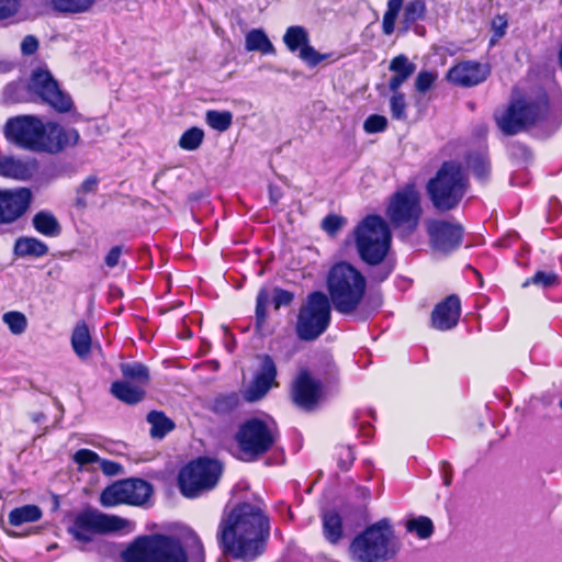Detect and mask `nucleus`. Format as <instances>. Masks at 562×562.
Instances as JSON below:
<instances>
[{"label": "nucleus", "mask_w": 562, "mask_h": 562, "mask_svg": "<svg viewBox=\"0 0 562 562\" xmlns=\"http://www.w3.org/2000/svg\"><path fill=\"white\" fill-rule=\"evenodd\" d=\"M269 532L261 505L240 503L223 513L216 538L225 554L249 562L263 553Z\"/></svg>", "instance_id": "obj_1"}, {"label": "nucleus", "mask_w": 562, "mask_h": 562, "mask_svg": "<svg viewBox=\"0 0 562 562\" xmlns=\"http://www.w3.org/2000/svg\"><path fill=\"white\" fill-rule=\"evenodd\" d=\"M426 189L434 207L447 212L456 209L463 199L468 178L460 164L446 161L428 181Z\"/></svg>", "instance_id": "obj_2"}, {"label": "nucleus", "mask_w": 562, "mask_h": 562, "mask_svg": "<svg viewBox=\"0 0 562 562\" xmlns=\"http://www.w3.org/2000/svg\"><path fill=\"white\" fill-rule=\"evenodd\" d=\"M327 286L337 312L349 314L356 310L366 291V279L347 262L335 265L327 277Z\"/></svg>", "instance_id": "obj_3"}, {"label": "nucleus", "mask_w": 562, "mask_h": 562, "mask_svg": "<svg viewBox=\"0 0 562 562\" xmlns=\"http://www.w3.org/2000/svg\"><path fill=\"white\" fill-rule=\"evenodd\" d=\"M124 562H187L180 541L171 536L155 533L136 538L123 552Z\"/></svg>", "instance_id": "obj_4"}, {"label": "nucleus", "mask_w": 562, "mask_h": 562, "mask_svg": "<svg viewBox=\"0 0 562 562\" xmlns=\"http://www.w3.org/2000/svg\"><path fill=\"white\" fill-rule=\"evenodd\" d=\"M398 550L393 530L386 519L368 527L350 544V554L357 562H384Z\"/></svg>", "instance_id": "obj_5"}, {"label": "nucleus", "mask_w": 562, "mask_h": 562, "mask_svg": "<svg viewBox=\"0 0 562 562\" xmlns=\"http://www.w3.org/2000/svg\"><path fill=\"white\" fill-rule=\"evenodd\" d=\"M280 437L273 420L250 418L244 422L235 434L238 448V459L254 462L270 451Z\"/></svg>", "instance_id": "obj_6"}, {"label": "nucleus", "mask_w": 562, "mask_h": 562, "mask_svg": "<svg viewBox=\"0 0 562 562\" xmlns=\"http://www.w3.org/2000/svg\"><path fill=\"white\" fill-rule=\"evenodd\" d=\"M360 258L369 265H379L390 249L391 232L379 215L364 217L353 231Z\"/></svg>", "instance_id": "obj_7"}, {"label": "nucleus", "mask_w": 562, "mask_h": 562, "mask_svg": "<svg viewBox=\"0 0 562 562\" xmlns=\"http://www.w3.org/2000/svg\"><path fill=\"white\" fill-rule=\"evenodd\" d=\"M422 214L420 194L414 183H407L393 193L385 210L393 227L404 234H411L417 228Z\"/></svg>", "instance_id": "obj_8"}, {"label": "nucleus", "mask_w": 562, "mask_h": 562, "mask_svg": "<svg viewBox=\"0 0 562 562\" xmlns=\"http://www.w3.org/2000/svg\"><path fill=\"white\" fill-rule=\"evenodd\" d=\"M548 112V99L544 94L536 100L519 99L495 116L498 127L507 135H514L528 125L535 124Z\"/></svg>", "instance_id": "obj_9"}, {"label": "nucleus", "mask_w": 562, "mask_h": 562, "mask_svg": "<svg viewBox=\"0 0 562 562\" xmlns=\"http://www.w3.org/2000/svg\"><path fill=\"white\" fill-rule=\"evenodd\" d=\"M221 473L220 462L209 458H199L180 471V490L187 497H196L202 492L213 488L217 484Z\"/></svg>", "instance_id": "obj_10"}, {"label": "nucleus", "mask_w": 562, "mask_h": 562, "mask_svg": "<svg viewBox=\"0 0 562 562\" xmlns=\"http://www.w3.org/2000/svg\"><path fill=\"white\" fill-rule=\"evenodd\" d=\"M128 525L124 518L88 509L76 516L69 532L76 540L88 543L97 533L120 531Z\"/></svg>", "instance_id": "obj_11"}, {"label": "nucleus", "mask_w": 562, "mask_h": 562, "mask_svg": "<svg viewBox=\"0 0 562 562\" xmlns=\"http://www.w3.org/2000/svg\"><path fill=\"white\" fill-rule=\"evenodd\" d=\"M151 493L153 487L145 480L127 479L104 488L100 503L103 507H114L120 504L140 506L148 501Z\"/></svg>", "instance_id": "obj_12"}, {"label": "nucleus", "mask_w": 562, "mask_h": 562, "mask_svg": "<svg viewBox=\"0 0 562 562\" xmlns=\"http://www.w3.org/2000/svg\"><path fill=\"white\" fill-rule=\"evenodd\" d=\"M45 124L34 116L10 119L5 124V135L18 146L43 151Z\"/></svg>", "instance_id": "obj_13"}, {"label": "nucleus", "mask_w": 562, "mask_h": 562, "mask_svg": "<svg viewBox=\"0 0 562 562\" xmlns=\"http://www.w3.org/2000/svg\"><path fill=\"white\" fill-rule=\"evenodd\" d=\"M30 90L59 112H67L71 109L72 101L70 97L59 89L57 81L47 69L38 68L34 70L30 81Z\"/></svg>", "instance_id": "obj_14"}, {"label": "nucleus", "mask_w": 562, "mask_h": 562, "mask_svg": "<svg viewBox=\"0 0 562 562\" xmlns=\"http://www.w3.org/2000/svg\"><path fill=\"white\" fill-rule=\"evenodd\" d=\"M426 229L432 247L442 252L458 248L463 236V228L456 222L445 220H428Z\"/></svg>", "instance_id": "obj_15"}, {"label": "nucleus", "mask_w": 562, "mask_h": 562, "mask_svg": "<svg viewBox=\"0 0 562 562\" xmlns=\"http://www.w3.org/2000/svg\"><path fill=\"white\" fill-rule=\"evenodd\" d=\"M283 42L291 53H299V57L310 67H315L327 58L310 45L307 31L300 25L290 26L283 35Z\"/></svg>", "instance_id": "obj_16"}, {"label": "nucleus", "mask_w": 562, "mask_h": 562, "mask_svg": "<svg viewBox=\"0 0 562 562\" xmlns=\"http://www.w3.org/2000/svg\"><path fill=\"white\" fill-rule=\"evenodd\" d=\"M259 359L260 368L245 392V400L248 402L262 398L273 385H277V367L273 359L268 355L261 356Z\"/></svg>", "instance_id": "obj_17"}, {"label": "nucleus", "mask_w": 562, "mask_h": 562, "mask_svg": "<svg viewBox=\"0 0 562 562\" xmlns=\"http://www.w3.org/2000/svg\"><path fill=\"white\" fill-rule=\"evenodd\" d=\"M490 75V67L477 61H461L447 72V80L460 87H473L485 81Z\"/></svg>", "instance_id": "obj_18"}, {"label": "nucleus", "mask_w": 562, "mask_h": 562, "mask_svg": "<svg viewBox=\"0 0 562 562\" xmlns=\"http://www.w3.org/2000/svg\"><path fill=\"white\" fill-rule=\"evenodd\" d=\"M31 192L26 188L0 190V223L19 218L29 207Z\"/></svg>", "instance_id": "obj_19"}, {"label": "nucleus", "mask_w": 562, "mask_h": 562, "mask_svg": "<svg viewBox=\"0 0 562 562\" xmlns=\"http://www.w3.org/2000/svg\"><path fill=\"white\" fill-rule=\"evenodd\" d=\"M322 393L321 383L314 380L307 370H302L292 384L294 403L305 409H312Z\"/></svg>", "instance_id": "obj_20"}, {"label": "nucleus", "mask_w": 562, "mask_h": 562, "mask_svg": "<svg viewBox=\"0 0 562 562\" xmlns=\"http://www.w3.org/2000/svg\"><path fill=\"white\" fill-rule=\"evenodd\" d=\"M80 135L76 128L64 127L57 123L45 124L43 151L57 154L79 142Z\"/></svg>", "instance_id": "obj_21"}, {"label": "nucleus", "mask_w": 562, "mask_h": 562, "mask_svg": "<svg viewBox=\"0 0 562 562\" xmlns=\"http://www.w3.org/2000/svg\"><path fill=\"white\" fill-rule=\"evenodd\" d=\"M293 300L294 294L291 291L279 286L261 288L257 294L255 316H266L269 305H272L277 312L281 306L291 305Z\"/></svg>", "instance_id": "obj_22"}, {"label": "nucleus", "mask_w": 562, "mask_h": 562, "mask_svg": "<svg viewBox=\"0 0 562 562\" xmlns=\"http://www.w3.org/2000/svg\"><path fill=\"white\" fill-rule=\"evenodd\" d=\"M33 160H21L13 157H0V176L15 180H27L35 170Z\"/></svg>", "instance_id": "obj_23"}, {"label": "nucleus", "mask_w": 562, "mask_h": 562, "mask_svg": "<svg viewBox=\"0 0 562 562\" xmlns=\"http://www.w3.org/2000/svg\"><path fill=\"white\" fill-rule=\"evenodd\" d=\"M389 70L393 76L389 80V89L391 91L400 90L416 70V65L412 63L405 55L395 56L389 65Z\"/></svg>", "instance_id": "obj_24"}, {"label": "nucleus", "mask_w": 562, "mask_h": 562, "mask_svg": "<svg viewBox=\"0 0 562 562\" xmlns=\"http://www.w3.org/2000/svg\"><path fill=\"white\" fill-rule=\"evenodd\" d=\"M330 308L328 296L321 291H315L307 295L297 316H330Z\"/></svg>", "instance_id": "obj_25"}, {"label": "nucleus", "mask_w": 562, "mask_h": 562, "mask_svg": "<svg viewBox=\"0 0 562 562\" xmlns=\"http://www.w3.org/2000/svg\"><path fill=\"white\" fill-rule=\"evenodd\" d=\"M329 318H297L296 333L302 340H313L326 330Z\"/></svg>", "instance_id": "obj_26"}, {"label": "nucleus", "mask_w": 562, "mask_h": 562, "mask_svg": "<svg viewBox=\"0 0 562 562\" xmlns=\"http://www.w3.org/2000/svg\"><path fill=\"white\" fill-rule=\"evenodd\" d=\"M245 49L247 52H260L263 55L276 53L271 41L261 29H252L246 34Z\"/></svg>", "instance_id": "obj_27"}, {"label": "nucleus", "mask_w": 562, "mask_h": 562, "mask_svg": "<svg viewBox=\"0 0 562 562\" xmlns=\"http://www.w3.org/2000/svg\"><path fill=\"white\" fill-rule=\"evenodd\" d=\"M111 392L116 398L127 404H136L140 402L145 395V391L142 386L123 381L114 382L111 386Z\"/></svg>", "instance_id": "obj_28"}, {"label": "nucleus", "mask_w": 562, "mask_h": 562, "mask_svg": "<svg viewBox=\"0 0 562 562\" xmlns=\"http://www.w3.org/2000/svg\"><path fill=\"white\" fill-rule=\"evenodd\" d=\"M47 251V245L34 237H21L14 245V252L19 257L40 258L45 256Z\"/></svg>", "instance_id": "obj_29"}, {"label": "nucleus", "mask_w": 562, "mask_h": 562, "mask_svg": "<svg viewBox=\"0 0 562 562\" xmlns=\"http://www.w3.org/2000/svg\"><path fill=\"white\" fill-rule=\"evenodd\" d=\"M240 403V395L237 392L224 393L214 397L210 408L217 415H228L234 413Z\"/></svg>", "instance_id": "obj_30"}, {"label": "nucleus", "mask_w": 562, "mask_h": 562, "mask_svg": "<svg viewBox=\"0 0 562 562\" xmlns=\"http://www.w3.org/2000/svg\"><path fill=\"white\" fill-rule=\"evenodd\" d=\"M147 422L150 424V436L161 439L175 428V423L162 412L151 411L147 415Z\"/></svg>", "instance_id": "obj_31"}, {"label": "nucleus", "mask_w": 562, "mask_h": 562, "mask_svg": "<svg viewBox=\"0 0 562 562\" xmlns=\"http://www.w3.org/2000/svg\"><path fill=\"white\" fill-rule=\"evenodd\" d=\"M33 225L38 233L50 237L58 236L61 231L57 218L52 213L44 211L35 214Z\"/></svg>", "instance_id": "obj_32"}, {"label": "nucleus", "mask_w": 562, "mask_h": 562, "mask_svg": "<svg viewBox=\"0 0 562 562\" xmlns=\"http://www.w3.org/2000/svg\"><path fill=\"white\" fill-rule=\"evenodd\" d=\"M71 345L80 358H86L90 353L91 337L85 323H79L71 337Z\"/></svg>", "instance_id": "obj_33"}, {"label": "nucleus", "mask_w": 562, "mask_h": 562, "mask_svg": "<svg viewBox=\"0 0 562 562\" xmlns=\"http://www.w3.org/2000/svg\"><path fill=\"white\" fill-rule=\"evenodd\" d=\"M42 517V510L37 505H24L14 508L9 514V522L13 526H20L25 522H34Z\"/></svg>", "instance_id": "obj_34"}, {"label": "nucleus", "mask_w": 562, "mask_h": 562, "mask_svg": "<svg viewBox=\"0 0 562 562\" xmlns=\"http://www.w3.org/2000/svg\"><path fill=\"white\" fill-rule=\"evenodd\" d=\"M323 528L325 537L331 543H336L342 535L340 516L335 512H327L323 516Z\"/></svg>", "instance_id": "obj_35"}, {"label": "nucleus", "mask_w": 562, "mask_h": 562, "mask_svg": "<svg viewBox=\"0 0 562 562\" xmlns=\"http://www.w3.org/2000/svg\"><path fill=\"white\" fill-rule=\"evenodd\" d=\"M560 283L559 277L553 271H537L532 277L528 278L524 283L522 288L535 285L538 289H551L558 286Z\"/></svg>", "instance_id": "obj_36"}, {"label": "nucleus", "mask_w": 562, "mask_h": 562, "mask_svg": "<svg viewBox=\"0 0 562 562\" xmlns=\"http://www.w3.org/2000/svg\"><path fill=\"white\" fill-rule=\"evenodd\" d=\"M426 12V4L423 0H413L409 1L405 8L403 13L402 23L404 24V30L407 31L415 22L422 20Z\"/></svg>", "instance_id": "obj_37"}, {"label": "nucleus", "mask_w": 562, "mask_h": 562, "mask_svg": "<svg viewBox=\"0 0 562 562\" xmlns=\"http://www.w3.org/2000/svg\"><path fill=\"white\" fill-rule=\"evenodd\" d=\"M97 0H52L53 7L65 13H82L90 10Z\"/></svg>", "instance_id": "obj_38"}, {"label": "nucleus", "mask_w": 562, "mask_h": 562, "mask_svg": "<svg viewBox=\"0 0 562 562\" xmlns=\"http://www.w3.org/2000/svg\"><path fill=\"white\" fill-rule=\"evenodd\" d=\"M205 121L213 130L225 132L233 123V114L229 111L210 110L205 114Z\"/></svg>", "instance_id": "obj_39"}, {"label": "nucleus", "mask_w": 562, "mask_h": 562, "mask_svg": "<svg viewBox=\"0 0 562 562\" xmlns=\"http://www.w3.org/2000/svg\"><path fill=\"white\" fill-rule=\"evenodd\" d=\"M460 299L459 296L451 294L435 306L431 316H460Z\"/></svg>", "instance_id": "obj_40"}, {"label": "nucleus", "mask_w": 562, "mask_h": 562, "mask_svg": "<svg viewBox=\"0 0 562 562\" xmlns=\"http://www.w3.org/2000/svg\"><path fill=\"white\" fill-rule=\"evenodd\" d=\"M404 0H389L387 9L383 15L382 30L385 35H391L395 30V21L403 8Z\"/></svg>", "instance_id": "obj_41"}, {"label": "nucleus", "mask_w": 562, "mask_h": 562, "mask_svg": "<svg viewBox=\"0 0 562 562\" xmlns=\"http://www.w3.org/2000/svg\"><path fill=\"white\" fill-rule=\"evenodd\" d=\"M407 531L416 533L420 539L429 538L434 532L432 521L425 516L409 519L406 524Z\"/></svg>", "instance_id": "obj_42"}, {"label": "nucleus", "mask_w": 562, "mask_h": 562, "mask_svg": "<svg viewBox=\"0 0 562 562\" xmlns=\"http://www.w3.org/2000/svg\"><path fill=\"white\" fill-rule=\"evenodd\" d=\"M122 373L124 378L136 381L139 386L147 384L149 380L147 367L137 362L123 364Z\"/></svg>", "instance_id": "obj_43"}, {"label": "nucleus", "mask_w": 562, "mask_h": 562, "mask_svg": "<svg viewBox=\"0 0 562 562\" xmlns=\"http://www.w3.org/2000/svg\"><path fill=\"white\" fill-rule=\"evenodd\" d=\"M204 138V132L199 127H191L187 130L179 139V146L184 150L198 149Z\"/></svg>", "instance_id": "obj_44"}, {"label": "nucleus", "mask_w": 562, "mask_h": 562, "mask_svg": "<svg viewBox=\"0 0 562 562\" xmlns=\"http://www.w3.org/2000/svg\"><path fill=\"white\" fill-rule=\"evenodd\" d=\"M392 97L390 98V110L391 115L394 120L405 121L407 119L406 113V100L404 93L400 92V90L392 91Z\"/></svg>", "instance_id": "obj_45"}, {"label": "nucleus", "mask_w": 562, "mask_h": 562, "mask_svg": "<svg viewBox=\"0 0 562 562\" xmlns=\"http://www.w3.org/2000/svg\"><path fill=\"white\" fill-rule=\"evenodd\" d=\"M468 165L474 176L480 180H485L490 173V161L484 155H472L468 159Z\"/></svg>", "instance_id": "obj_46"}, {"label": "nucleus", "mask_w": 562, "mask_h": 562, "mask_svg": "<svg viewBox=\"0 0 562 562\" xmlns=\"http://www.w3.org/2000/svg\"><path fill=\"white\" fill-rule=\"evenodd\" d=\"M437 79H438V74L436 71H428V70L419 71L415 78V83H414L415 90L418 93L424 94L434 87Z\"/></svg>", "instance_id": "obj_47"}, {"label": "nucleus", "mask_w": 562, "mask_h": 562, "mask_svg": "<svg viewBox=\"0 0 562 562\" xmlns=\"http://www.w3.org/2000/svg\"><path fill=\"white\" fill-rule=\"evenodd\" d=\"M386 127V117L379 114L369 115L363 123V130L369 134L383 132Z\"/></svg>", "instance_id": "obj_48"}, {"label": "nucleus", "mask_w": 562, "mask_h": 562, "mask_svg": "<svg viewBox=\"0 0 562 562\" xmlns=\"http://www.w3.org/2000/svg\"><path fill=\"white\" fill-rule=\"evenodd\" d=\"M346 224V220L342 216L330 214L322 221V228L330 236L336 233Z\"/></svg>", "instance_id": "obj_49"}, {"label": "nucleus", "mask_w": 562, "mask_h": 562, "mask_svg": "<svg viewBox=\"0 0 562 562\" xmlns=\"http://www.w3.org/2000/svg\"><path fill=\"white\" fill-rule=\"evenodd\" d=\"M491 26L494 35L492 36L490 43L491 45H494L505 35L507 29V20L502 15H497L492 20Z\"/></svg>", "instance_id": "obj_50"}, {"label": "nucleus", "mask_w": 562, "mask_h": 562, "mask_svg": "<svg viewBox=\"0 0 562 562\" xmlns=\"http://www.w3.org/2000/svg\"><path fill=\"white\" fill-rule=\"evenodd\" d=\"M74 461L80 467L97 463L100 461L99 456L89 449H80L74 454Z\"/></svg>", "instance_id": "obj_51"}, {"label": "nucleus", "mask_w": 562, "mask_h": 562, "mask_svg": "<svg viewBox=\"0 0 562 562\" xmlns=\"http://www.w3.org/2000/svg\"><path fill=\"white\" fill-rule=\"evenodd\" d=\"M21 0H0V21L16 14Z\"/></svg>", "instance_id": "obj_52"}, {"label": "nucleus", "mask_w": 562, "mask_h": 562, "mask_svg": "<svg viewBox=\"0 0 562 562\" xmlns=\"http://www.w3.org/2000/svg\"><path fill=\"white\" fill-rule=\"evenodd\" d=\"M459 318H430L429 327L436 330L446 331L458 325Z\"/></svg>", "instance_id": "obj_53"}, {"label": "nucleus", "mask_w": 562, "mask_h": 562, "mask_svg": "<svg viewBox=\"0 0 562 562\" xmlns=\"http://www.w3.org/2000/svg\"><path fill=\"white\" fill-rule=\"evenodd\" d=\"M355 460L351 447H341L338 457V464L341 470H348Z\"/></svg>", "instance_id": "obj_54"}, {"label": "nucleus", "mask_w": 562, "mask_h": 562, "mask_svg": "<svg viewBox=\"0 0 562 562\" xmlns=\"http://www.w3.org/2000/svg\"><path fill=\"white\" fill-rule=\"evenodd\" d=\"M3 321L14 335H21L27 327L26 318H3Z\"/></svg>", "instance_id": "obj_55"}, {"label": "nucleus", "mask_w": 562, "mask_h": 562, "mask_svg": "<svg viewBox=\"0 0 562 562\" xmlns=\"http://www.w3.org/2000/svg\"><path fill=\"white\" fill-rule=\"evenodd\" d=\"M38 48V41L33 35H27L23 38L21 43V52L23 55H32Z\"/></svg>", "instance_id": "obj_56"}, {"label": "nucleus", "mask_w": 562, "mask_h": 562, "mask_svg": "<svg viewBox=\"0 0 562 562\" xmlns=\"http://www.w3.org/2000/svg\"><path fill=\"white\" fill-rule=\"evenodd\" d=\"M99 184V179L95 176H91L87 178L80 188L78 189V194H87L95 192Z\"/></svg>", "instance_id": "obj_57"}, {"label": "nucleus", "mask_w": 562, "mask_h": 562, "mask_svg": "<svg viewBox=\"0 0 562 562\" xmlns=\"http://www.w3.org/2000/svg\"><path fill=\"white\" fill-rule=\"evenodd\" d=\"M99 462L102 471L106 475H116L121 472L122 467L114 461L100 460Z\"/></svg>", "instance_id": "obj_58"}, {"label": "nucleus", "mask_w": 562, "mask_h": 562, "mask_svg": "<svg viewBox=\"0 0 562 562\" xmlns=\"http://www.w3.org/2000/svg\"><path fill=\"white\" fill-rule=\"evenodd\" d=\"M122 249L119 246L111 248L109 254L105 257V265L110 268H114L119 263V259L121 257Z\"/></svg>", "instance_id": "obj_59"}, {"label": "nucleus", "mask_w": 562, "mask_h": 562, "mask_svg": "<svg viewBox=\"0 0 562 562\" xmlns=\"http://www.w3.org/2000/svg\"><path fill=\"white\" fill-rule=\"evenodd\" d=\"M192 540H193V554L196 555L200 562L204 559V549L201 539L192 533Z\"/></svg>", "instance_id": "obj_60"}, {"label": "nucleus", "mask_w": 562, "mask_h": 562, "mask_svg": "<svg viewBox=\"0 0 562 562\" xmlns=\"http://www.w3.org/2000/svg\"><path fill=\"white\" fill-rule=\"evenodd\" d=\"M269 191H270V200L273 203H277L281 198L280 191L277 190L276 188H273L272 186H270Z\"/></svg>", "instance_id": "obj_61"}, {"label": "nucleus", "mask_w": 562, "mask_h": 562, "mask_svg": "<svg viewBox=\"0 0 562 562\" xmlns=\"http://www.w3.org/2000/svg\"><path fill=\"white\" fill-rule=\"evenodd\" d=\"M449 465L447 463L443 464V471H445V485L449 486L451 484V474L448 473Z\"/></svg>", "instance_id": "obj_62"}, {"label": "nucleus", "mask_w": 562, "mask_h": 562, "mask_svg": "<svg viewBox=\"0 0 562 562\" xmlns=\"http://www.w3.org/2000/svg\"><path fill=\"white\" fill-rule=\"evenodd\" d=\"M360 431L363 434V436L370 437L372 434V427L369 424L362 425Z\"/></svg>", "instance_id": "obj_63"}, {"label": "nucleus", "mask_w": 562, "mask_h": 562, "mask_svg": "<svg viewBox=\"0 0 562 562\" xmlns=\"http://www.w3.org/2000/svg\"><path fill=\"white\" fill-rule=\"evenodd\" d=\"M31 418L34 423H41L45 419V415L43 413H34L31 415Z\"/></svg>", "instance_id": "obj_64"}]
</instances>
